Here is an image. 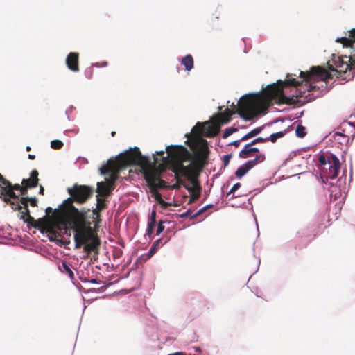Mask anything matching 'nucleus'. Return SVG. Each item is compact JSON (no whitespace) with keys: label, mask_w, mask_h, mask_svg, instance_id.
Segmentation results:
<instances>
[{"label":"nucleus","mask_w":355,"mask_h":355,"mask_svg":"<svg viewBox=\"0 0 355 355\" xmlns=\"http://www.w3.org/2000/svg\"><path fill=\"white\" fill-rule=\"evenodd\" d=\"M300 76L302 80L298 81L288 74L285 80H279L276 83L269 85L263 92L259 95H245L238 102L236 111L227 108L216 118L220 123L225 124L230 121L233 114L237 112L245 121H251L267 112L268 107L272 105V101L277 104L295 105L301 102L300 97L306 92L319 89L315 83L326 82L332 78L331 74L321 67H313L310 71H300Z\"/></svg>","instance_id":"f257e3e1"},{"label":"nucleus","mask_w":355,"mask_h":355,"mask_svg":"<svg viewBox=\"0 0 355 355\" xmlns=\"http://www.w3.org/2000/svg\"><path fill=\"white\" fill-rule=\"evenodd\" d=\"M67 191L70 197L63 201L59 208L53 210L52 216L48 220H44L46 226L51 229L52 223L66 227L68 224H73L78 230H85V221L87 220V214L89 209H82L79 210L73 202L84 204L93 195L94 189L87 185L74 184L73 187L68 188Z\"/></svg>","instance_id":"f03ea898"},{"label":"nucleus","mask_w":355,"mask_h":355,"mask_svg":"<svg viewBox=\"0 0 355 355\" xmlns=\"http://www.w3.org/2000/svg\"><path fill=\"white\" fill-rule=\"evenodd\" d=\"M148 163L147 158L141 155L137 147L130 148L114 159H109L107 164L100 168L101 173L110 175V178L97 183L96 192L98 196L107 197L110 195L114 189V183L118 178L119 173L122 168L132 165H147Z\"/></svg>","instance_id":"7ed1b4c3"},{"label":"nucleus","mask_w":355,"mask_h":355,"mask_svg":"<svg viewBox=\"0 0 355 355\" xmlns=\"http://www.w3.org/2000/svg\"><path fill=\"white\" fill-rule=\"evenodd\" d=\"M168 153L167 157L164 159L170 164L169 170L175 174L177 184L184 185V181L180 178L196 171H201L206 164L207 155L202 149V153L196 156V158L189 165L184 166L183 162L186 160L189 153L187 148L182 146H168L166 148Z\"/></svg>","instance_id":"20e7f679"},{"label":"nucleus","mask_w":355,"mask_h":355,"mask_svg":"<svg viewBox=\"0 0 355 355\" xmlns=\"http://www.w3.org/2000/svg\"><path fill=\"white\" fill-rule=\"evenodd\" d=\"M85 230H78L73 224H68L62 227V231L67 236H71V230L74 232V242L76 248H80L83 246L84 251L89 255L91 252H95L100 245L98 239L96 236L91 223L88 220L85 221Z\"/></svg>","instance_id":"39448f33"},{"label":"nucleus","mask_w":355,"mask_h":355,"mask_svg":"<svg viewBox=\"0 0 355 355\" xmlns=\"http://www.w3.org/2000/svg\"><path fill=\"white\" fill-rule=\"evenodd\" d=\"M318 161L320 168L327 178L334 179L338 176L340 164L336 155L331 153L322 154L320 155Z\"/></svg>","instance_id":"423d86ee"},{"label":"nucleus","mask_w":355,"mask_h":355,"mask_svg":"<svg viewBox=\"0 0 355 355\" xmlns=\"http://www.w3.org/2000/svg\"><path fill=\"white\" fill-rule=\"evenodd\" d=\"M21 186L19 184H12L10 182L8 187H4L3 189V193H1V197L4 202L11 205V207L15 210L21 209L20 205V198L19 196H17L14 191H20Z\"/></svg>","instance_id":"0eeeda50"},{"label":"nucleus","mask_w":355,"mask_h":355,"mask_svg":"<svg viewBox=\"0 0 355 355\" xmlns=\"http://www.w3.org/2000/svg\"><path fill=\"white\" fill-rule=\"evenodd\" d=\"M51 216L52 215H51V216L48 215L44 218H40L37 220H35L31 215H29V216H26V218H24V216H23V219L24 220V221L27 222L28 223L31 224L35 227L40 229L43 232H46V233H49V234L53 235L56 237V236H59V233H58V230H60L62 232V227L60 225H56L55 224L52 223V227H51L52 228L49 229V227H47V226H46L45 223H44V220H48Z\"/></svg>","instance_id":"6e6552de"},{"label":"nucleus","mask_w":355,"mask_h":355,"mask_svg":"<svg viewBox=\"0 0 355 355\" xmlns=\"http://www.w3.org/2000/svg\"><path fill=\"white\" fill-rule=\"evenodd\" d=\"M201 171H196L194 173H191L187 175H185L189 181L192 184V187L184 185V188L188 190L191 195L190 202H194L198 200L200 196L201 187L198 177Z\"/></svg>","instance_id":"1a4fd4ad"},{"label":"nucleus","mask_w":355,"mask_h":355,"mask_svg":"<svg viewBox=\"0 0 355 355\" xmlns=\"http://www.w3.org/2000/svg\"><path fill=\"white\" fill-rule=\"evenodd\" d=\"M148 161V163L147 165H139L141 166L143 170V174L144 178L146 179V177H147V175L150 174V173H153L155 175V180L154 181L158 182L159 180H163L160 178L161 174L164 172L167 168L169 169L170 164L166 162L165 159H164V157L162 158V163L159 164L157 167H150V162L149 159L146 157Z\"/></svg>","instance_id":"9d476101"},{"label":"nucleus","mask_w":355,"mask_h":355,"mask_svg":"<svg viewBox=\"0 0 355 355\" xmlns=\"http://www.w3.org/2000/svg\"><path fill=\"white\" fill-rule=\"evenodd\" d=\"M155 175L153 173H150L147 175L145 180L147 182V184L150 189V191L152 193V196L155 198L156 201L158 202L160 201L162 198L161 194L157 191V189H164L166 187V182L164 180H159L158 182L154 181Z\"/></svg>","instance_id":"9b49d317"},{"label":"nucleus","mask_w":355,"mask_h":355,"mask_svg":"<svg viewBox=\"0 0 355 355\" xmlns=\"http://www.w3.org/2000/svg\"><path fill=\"white\" fill-rule=\"evenodd\" d=\"M265 159L264 155H257L254 159L247 162L245 164L240 166L236 171L235 175L237 178L243 177L250 169L258 163H261Z\"/></svg>","instance_id":"f8f14e48"},{"label":"nucleus","mask_w":355,"mask_h":355,"mask_svg":"<svg viewBox=\"0 0 355 355\" xmlns=\"http://www.w3.org/2000/svg\"><path fill=\"white\" fill-rule=\"evenodd\" d=\"M346 58H348V62L349 63H347V62L340 61L338 64H336L337 69H336V71L338 73V74L342 76V74H345L347 71H349L352 69V67L355 65V50L353 49V52L351 53V55L349 57H345Z\"/></svg>","instance_id":"ddd939ff"},{"label":"nucleus","mask_w":355,"mask_h":355,"mask_svg":"<svg viewBox=\"0 0 355 355\" xmlns=\"http://www.w3.org/2000/svg\"><path fill=\"white\" fill-rule=\"evenodd\" d=\"M221 124L216 119L214 121L205 122V136L213 137L217 135Z\"/></svg>","instance_id":"4468645a"},{"label":"nucleus","mask_w":355,"mask_h":355,"mask_svg":"<svg viewBox=\"0 0 355 355\" xmlns=\"http://www.w3.org/2000/svg\"><path fill=\"white\" fill-rule=\"evenodd\" d=\"M66 64L69 69L73 72L79 71V54L75 52L69 53L66 58Z\"/></svg>","instance_id":"2eb2a0df"},{"label":"nucleus","mask_w":355,"mask_h":355,"mask_svg":"<svg viewBox=\"0 0 355 355\" xmlns=\"http://www.w3.org/2000/svg\"><path fill=\"white\" fill-rule=\"evenodd\" d=\"M336 42L341 43L345 47L353 48V44L355 42V28L349 31L348 37L338 38Z\"/></svg>","instance_id":"dca6fc26"},{"label":"nucleus","mask_w":355,"mask_h":355,"mask_svg":"<svg viewBox=\"0 0 355 355\" xmlns=\"http://www.w3.org/2000/svg\"><path fill=\"white\" fill-rule=\"evenodd\" d=\"M38 181V171L36 169H33L31 172L30 178L28 179H23L21 184L30 188H35L37 186Z\"/></svg>","instance_id":"f3484780"},{"label":"nucleus","mask_w":355,"mask_h":355,"mask_svg":"<svg viewBox=\"0 0 355 355\" xmlns=\"http://www.w3.org/2000/svg\"><path fill=\"white\" fill-rule=\"evenodd\" d=\"M58 268L62 273L67 275L71 279H74L72 266L66 261H62L61 264L58 266Z\"/></svg>","instance_id":"a211bd4d"},{"label":"nucleus","mask_w":355,"mask_h":355,"mask_svg":"<svg viewBox=\"0 0 355 355\" xmlns=\"http://www.w3.org/2000/svg\"><path fill=\"white\" fill-rule=\"evenodd\" d=\"M156 224V211L153 210L151 212V214L149 217L148 223V227L146 230V234L148 236H150L154 230V227Z\"/></svg>","instance_id":"6ab92c4d"},{"label":"nucleus","mask_w":355,"mask_h":355,"mask_svg":"<svg viewBox=\"0 0 355 355\" xmlns=\"http://www.w3.org/2000/svg\"><path fill=\"white\" fill-rule=\"evenodd\" d=\"M181 64L184 67L185 70L191 71L193 68V57L190 54L187 55L182 58Z\"/></svg>","instance_id":"aec40b11"},{"label":"nucleus","mask_w":355,"mask_h":355,"mask_svg":"<svg viewBox=\"0 0 355 355\" xmlns=\"http://www.w3.org/2000/svg\"><path fill=\"white\" fill-rule=\"evenodd\" d=\"M192 133L197 137H200L201 135L205 136V123L198 122L192 128Z\"/></svg>","instance_id":"412c9836"},{"label":"nucleus","mask_w":355,"mask_h":355,"mask_svg":"<svg viewBox=\"0 0 355 355\" xmlns=\"http://www.w3.org/2000/svg\"><path fill=\"white\" fill-rule=\"evenodd\" d=\"M20 205L21 206V208L24 207V211L21 212L22 216L21 218L23 219V216L24 218H26V216L30 215V211L28 209V198L27 197H21L20 198Z\"/></svg>","instance_id":"4be33fe9"},{"label":"nucleus","mask_w":355,"mask_h":355,"mask_svg":"<svg viewBox=\"0 0 355 355\" xmlns=\"http://www.w3.org/2000/svg\"><path fill=\"white\" fill-rule=\"evenodd\" d=\"M263 129V126L258 127V128L253 129L252 130H251L250 132H249L248 133H247L246 135L243 136L241 137V140H248L250 138H252V137L258 135L259 133L261 132Z\"/></svg>","instance_id":"5701e85b"},{"label":"nucleus","mask_w":355,"mask_h":355,"mask_svg":"<svg viewBox=\"0 0 355 355\" xmlns=\"http://www.w3.org/2000/svg\"><path fill=\"white\" fill-rule=\"evenodd\" d=\"M250 146H251L249 145L248 144L244 146V148L239 153V157L248 158L252 156V153H251L250 150Z\"/></svg>","instance_id":"b1692460"},{"label":"nucleus","mask_w":355,"mask_h":355,"mask_svg":"<svg viewBox=\"0 0 355 355\" xmlns=\"http://www.w3.org/2000/svg\"><path fill=\"white\" fill-rule=\"evenodd\" d=\"M105 197L97 196V203L96 207L98 210H103L107 207V205L105 203Z\"/></svg>","instance_id":"393cba45"},{"label":"nucleus","mask_w":355,"mask_h":355,"mask_svg":"<svg viewBox=\"0 0 355 355\" xmlns=\"http://www.w3.org/2000/svg\"><path fill=\"white\" fill-rule=\"evenodd\" d=\"M295 134L298 137H304L306 135L305 127L302 125H298L295 129Z\"/></svg>","instance_id":"a878e982"},{"label":"nucleus","mask_w":355,"mask_h":355,"mask_svg":"<svg viewBox=\"0 0 355 355\" xmlns=\"http://www.w3.org/2000/svg\"><path fill=\"white\" fill-rule=\"evenodd\" d=\"M285 135V132H282V131H280V132H276V133H273L272 135H270V137H268V138H269V140L272 142V143H275L277 141V140L279 139V138H282Z\"/></svg>","instance_id":"bb28decb"},{"label":"nucleus","mask_w":355,"mask_h":355,"mask_svg":"<svg viewBox=\"0 0 355 355\" xmlns=\"http://www.w3.org/2000/svg\"><path fill=\"white\" fill-rule=\"evenodd\" d=\"M10 185V182L7 180L6 178L3 177L1 174H0V195L1 196V193H3V189H5L4 187H8Z\"/></svg>","instance_id":"cd10ccee"},{"label":"nucleus","mask_w":355,"mask_h":355,"mask_svg":"<svg viewBox=\"0 0 355 355\" xmlns=\"http://www.w3.org/2000/svg\"><path fill=\"white\" fill-rule=\"evenodd\" d=\"M237 131L238 129L236 128L231 127L226 128L223 132V137L225 139Z\"/></svg>","instance_id":"c85d7f7f"},{"label":"nucleus","mask_w":355,"mask_h":355,"mask_svg":"<svg viewBox=\"0 0 355 355\" xmlns=\"http://www.w3.org/2000/svg\"><path fill=\"white\" fill-rule=\"evenodd\" d=\"M63 146V143L60 140H53L51 143V147L53 149L58 150Z\"/></svg>","instance_id":"c756f323"},{"label":"nucleus","mask_w":355,"mask_h":355,"mask_svg":"<svg viewBox=\"0 0 355 355\" xmlns=\"http://www.w3.org/2000/svg\"><path fill=\"white\" fill-rule=\"evenodd\" d=\"M268 140L269 138L257 137L248 144L252 146V145H254L256 144L266 142L268 141Z\"/></svg>","instance_id":"7c9ffc66"},{"label":"nucleus","mask_w":355,"mask_h":355,"mask_svg":"<svg viewBox=\"0 0 355 355\" xmlns=\"http://www.w3.org/2000/svg\"><path fill=\"white\" fill-rule=\"evenodd\" d=\"M164 222L160 220L158 223L156 234H160L164 230V226L163 225Z\"/></svg>","instance_id":"2f4dec72"},{"label":"nucleus","mask_w":355,"mask_h":355,"mask_svg":"<svg viewBox=\"0 0 355 355\" xmlns=\"http://www.w3.org/2000/svg\"><path fill=\"white\" fill-rule=\"evenodd\" d=\"M241 187V184L239 182H237L233 185V187L231 188V189L227 193V195H230L232 193H234L237 189H239Z\"/></svg>","instance_id":"473e14b6"},{"label":"nucleus","mask_w":355,"mask_h":355,"mask_svg":"<svg viewBox=\"0 0 355 355\" xmlns=\"http://www.w3.org/2000/svg\"><path fill=\"white\" fill-rule=\"evenodd\" d=\"M231 158H232V155H227L223 156V164H224L225 167H226L229 164Z\"/></svg>","instance_id":"72a5a7b5"},{"label":"nucleus","mask_w":355,"mask_h":355,"mask_svg":"<svg viewBox=\"0 0 355 355\" xmlns=\"http://www.w3.org/2000/svg\"><path fill=\"white\" fill-rule=\"evenodd\" d=\"M28 198V203L30 202V205L32 207L37 206V199L36 198Z\"/></svg>","instance_id":"f704fd0d"},{"label":"nucleus","mask_w":355,"mask_h":355,"mask_svg":"<svg viewBox=\"0 0 355 355\" xmlns=\"http://www.w3.org/2000/svg\"><path fill=\"white\" fill-rule=\"evenodd\" d=\"M213 207V205H206L204 207H202V209H200L196 214V216L202 214L203 212H205L206 210H207L209 208H211Z\"/></svg>","instance_id":"c9c22d12"},{"label":"nucleus","mask_w":355,"mask_h":355,"mask_svg":"<svg viewBox=\"0 0 355 355\" xmlns=\"http://www.w3.org/2000/svg\"><path fill=\"white\" fill-rule=\"evenodd\" d=\"M28 189H31L29 187H26V185H23L21 187L20 193L21 195L25 196L28 192Z\"/></svg>","instance_id":"e433bc0d"},{"label":"nucleus","mask_w":355,"mask_h":355,"mask_svg":"<svg viewBox=\"0 0 355 355\" xmlns=\"http://www.w3.org/2000/svg\"><path fill=\"white\" fill-rule=\"evenodd\" d=\"M250 150L251 153H256V155H262L260 151H259V149L258 148H256V147H251L250 146Z\"/></svg>","instance_id":"4c0bfd02"},{"label":"nucleus","mask_w":355,"mask_h":355,"mask_svg":"<svg viewBox=\"0 0 355 355\" xmlns=\"http://www.w3.org/2000/svg\"><path fill=\"white\" fill-rule=\"evenodd\" d=\"M158 203L162 206V207L163 208H166L168 207L170 204L165 202L163 199H162L160 201L158 202Z\"/></svg>","instance_id":"58836bf2"},{"label":"nucleus","mask_w":355,"mask_h":355,"mask_svg":"<svg viewBox=\"0 0 355 355\" xmlns=\"http://www.w3.org/2000/svg\"><path fill=\"white\" fill-rule=\"evenodd\" d=\"M161 241V240H157L153 245L150 252H153V250H155L157 248L159 247V242Z\"/></svg>","instance_id":"ea45409f"},{"label":"nucleus","mask_w":355,"mask_h":355,"mask_svg":"<svg viewBox=\"0 0 355 355\" xmlns=\"http://www.w3.org/2000/svg\"><path fill=\"white\" fill-rule=\"evenodd\" d=\"M242 141L243 140H241V139L239 140L234 141L231 142L230 144L234 146L235 147H239L241 144V141Z\"/></svg>","instance_id":"a19ab883"},{"label":"nucleus","mask_w":355,"mask_h":355,"mask_svg":"<svg viewBox=\"0 0 355 355\" xmlns=\"http://www.w3.org/2000/svg\"><path fill=\"white\" fill-rule=\"evenodd\" d=\"M101 210H98L96 207L95 209L93 210V215L96 216L97 218L99 217V211Z\"/></svg>","instance_id":"79ce46f5"},{"label":"nucleus","mask_w":355,"mask_h":355,"mask_svg":"<svg viewBox=\"0 0 355 355\" xmlns=\"http://www.w3.org/2000/svg\"><path fill=\"white\" fill-rule=\"evenodd\" d=\"M44 189L42 186H40V191H39V194L40 195H43L44 194Z\"/></svg>","instance_id":"37998d69"},{"label":"nucleus","mask_w":355,"mask_h":355,"mask_svg":"<svg viewBox=\"0 0 355 355\" xmlns=\"http://www.w3.org/2000/svg\"><path fill=\"white\" fill-rule=\"evenodd\" d=\"M86 73H88L87 77H88L89 78H90L92 77V69H90L89 72H88V71H86Z\"/></svg>","instance_id":"c03bdc74"},{"label":"nucleus","mask_w":355,"mask_h":355,"mask_svg":"<svg viewBox=\"0 0 355 355\" xmlns=\"http://www.w3.org/2000/svg\"><path fill=\"white\" fill-rule=\"evenodd\" d=\"M52 211H53L52 208H51V207H47L46 209V212L47 214H49Z\"/></svg>","instance_id":"a18cd8bd"},{"label":"nucleus","mask_w":355,"mask_h":355,"mask_svg":"<svg viewBox=\"0 0 355 355\" xmlns=\"http://www.w3.org/2000/svg\"><path fill=\"white\" fill-rule=\"evenodd\" d=\"M168 355H184V354L182 352H176V353H174V354H170Z\"/></svg>","instance_id":"49530a36"},{"label":"nucleus","mask_w":355,"mask_h":355,"mask_svg":"<svg viewBox=\"0 0 355 355\" xmlns=\"http://www.w3.org/2000/svg\"><path fill=\"white\" fill-rule=\"evenodd\" d=\"M156 154L162 156L164 154V150L157 151Z\"/></svg>","instance_id":"de8ad7c7"},{"label":"nucleus","mask_w":355,"mask_h":355,"mask_svg":"<svg viewBox=\"0 0 355 355\" xmlns=\"http://www.w3.org/2000/svg\"><path fill=\"white\" fill-rule=\"evenodd\" d=\"M35 156L34 155H31V154L28 155V159L33 160V159H35Z\"/></svg>","instance_id":"09e8293b"},{"label":"nucleus","mask_w":355,"mask_h":355,"mask_svg":"<svg viewBox=\"0 0 355 355\" xmlns=\"http://www.w3.org/2000/svg\"><path fill=\"white\" fill-rule=\"evenodd\" d=\"M153 158H154V162H155V163H157V161H158V158H157V157H156L155 155L153 156Z\"/></svg>","instance_id":"8fccbe9b"},{"label":"nucleus","mask_w":355,"mask_h":355,"mask_svg":"<svg viewBox=\"0 0 355 355\" xmlns=\"http://www.w3.org/2000/svg\"><path fill=\"white\" fill-rule=\"evenodd\" d=\"M111 135H112V137H114V136L116 135V132H115V131H112V132H111Z\"/></svg>","instance_id":"3c124183"},{"label":"nucleus","mask_w":355,"mask_h":355,"mask_svg":"<svg viewBox=\"0 0 355 355\" xmlns=\"http://www.w3.org/2000/svg\"><path fill=\"white\" fill-rule=\"evenodd\" d=\"M26 150L27 151H30L31 150V148L30 146H26Z\"/></svg>","instance_id":"603ef678"},{"label":"nucleus","mask_w":355,"mask_h":355,"mask_svg":"<svg viewBox=\"0 0 355 355\" xmlns=\"http://www.w3.org/2000/svg\"><path fill=\"white\" fill-rule=\"evenodd\" d=\"M102 65L103 66H107V62H104Z\"/></svg>","instance_id":"864d4df0"},{"label":"nucleus","mask_w":355,"mask_h":355,"mask_svg":"<svg viewBox=\"0 0 355 355\" xmlns=\"http://www.w3.org/2000/svg\"><path fill=\"white\" fill-rule=\"evenodd\" d=\"M91 282H92V283H96V281L95 279H92Z\"/></svg>","instance_id":"5fc2aeb1"}]
</instances>
